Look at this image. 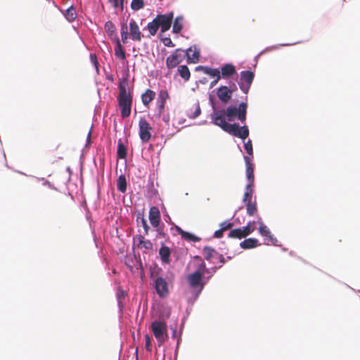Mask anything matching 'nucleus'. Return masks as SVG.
Returning <instances> with one entry per match:
<instances>
[{"label":"nucleus","instance_id":"nucleus-1","mask_svg":"<svg viewBox=\"0 0 360 360\" xmlns=\"http://www.w3.org/2000/svg\"><path fill=\"white\" fill-rule=\"evenodd\" d=\"M247 108V103L242 102L238 108L230 105L226 111L224 110L216 111L212 115V122L224 131L245 140L249 136L248 127L246 125L240 127L236 123L229 124L226 121L225 116L227 117L229 121H232L237 117L242 123H244L246 120Z\"/></svg>","mask_w":360,"mask_h":360},{"label":"nucleus","instance_id":"nucleus-2","mask_svg":"<svg viewBox=\"0 0 360 360\" xmlns=\"http://www.w3.org/2000/svg\"><path fill=\"white\" fill-rule=\"evenodd\" d=\"M119 95L117 96L118 105L121 108V116L127 118L130 116L132 105V96L127 91L124 85L120 84Z\"/></svg>","mask_w":360,"mask_h":360},{"label":"nucleus","instance_id":"nucleus-3","mask_svg":"<svg viewBox=\"0 0 360 360\" xmlns=\"http://www.w3.org/2000/svg\"><path fill=\"white\" fill-rule=\"evenodd\" d=\"M150 329L156 338L159 346L167 341V326L165 321H154L151 323Z\"/></svg>","mask_w":360,"mask_h":360},{"label":"nucleus","instance_id":"nucleus-4","mask_svg":"<svg viewBox=\"0 0 360 360\" xmlns=\"http://www.w3.org/2000/svg\"><path fill=\"white\" fill-rule=\"evenodd\" d=\"M169 98V93L167 90L162 89L159 91L158 96L156 101V110L155 117L156 119H160L165 111L166 101Z\"/></svg>","mask_w":360,"mask_h":360},{"label":"nucleus","instance_id":"nucleus-5","mask_svg":"<svg viewBox=\"0 0 360 360\" xmlns=\"http://www.w3.org/2000/svg\"><path fill=\"white\" fill-rule=\"evenodd\" d=\"M255 75L252 71L246 70L240 72V79L238 83L241 91L247 94L254 79Z\"/></svg>","mask_w":360,"mask_h":360},{"label":"nucleus","instance_id":"nucleus-6","mask_svg":"<svg viewBox=\"0 0 360 360\" xmlns=\"http://www.w3.org/2000/svg\"><path fill=\"white\" fill-rule=\"evenodd\" d=\"M139 136L141 140L147 143L151 139L152 127L145 118H141L139 122Z\"/></svg>","mask_w":360,"mask_h":360},{"label":"nucleus","instance_id":"nucleus-7","mask_svg":"<svg viewBox=\"0 0 360 360\" xmlns=\"http://www.w3.org/2000/svg\"><path fill=\"white\" fill-rule=\"evenodd\" d=\"M237 87L234 83L230 85L229 88L226 86H221L217 89V94L219 99L221 102L227 103L231 100L233 91H235Z\"/></svg>","mask_w":360,"mask_h":360},{"label":"nucleus","instance_id":"nucleus-8","mask_svg":"<svg viewBox=\"0 0 360 360\" xmlns=\"http://www.w3.org/2000/svg\"><path fill=\"white\" fill-rule=\"evenodd\" d=\"M174 18L173 12H170L167 14L158 15L155 18L161 31L165 32L169 30Z\"/></svg>","mask_w":360,"mask_h":360},{"label":"nucleus","instance_id":"nucleus-9","mask_svg":"<svg viewBox=\"0 0 360 360\" xmlns=\"http://www.w3.org/2000/svg\"><path fill=\"white\" fill-rule=\"evenodd\" d=\"M155 288L158 295L165 297L169 294L168 283L162 277H158L155 281Z\"/></svg>","mask_w":360,"mask_h":360},{"label":"nucleus","instance_id":"nucleus-10","mask_svg":"<svg viewBox=\"0 0 360 360\" xmlns=\"http://www.w3.org/2000/svg\"><path fill=\"white\" fill-rule=\"evenodd\" d=\"M183 51L179 49H176L172 55L167 58L166 65L168 68H174L181 62L183 56L181 53Z\"/></svg>","mask_w":360,"mask_h":360},{"label":"nucleus","instance_id":"nucleus-11","mask_svg":"<svg viewBox=\"0 0 360 360\" xmlns=\"http://www.w3.org/2000/svg\"><path fill=\"white\" fill-rule=\"evenodd\" d=\"M203 275L200 271H195L193 274L188 276V282L191 287L195 288L200 286V290L203 288L204 284L202 283V278Z\"/></svg>","mask_w":360,"mask_h":360},{"label":"nucleus","instance_id":"nucleus-12","mask_svg":"<svg viewBox=\"0 0 360 360\" xmlns=\"http://www.w3.org/2000/svg\"><path fill=\"white\" fill-rule=\"evenodd\" d=\"M129 34L132 40L140 41L142 39L139 27L134 19H131L129 22Z\"/></svg>","mask_w":360,"mask_h":360},{"label":"nucleus","instance_id":"nucleus-13","mask_svg":"<svg viewBox=\"0 0 360 360\" xmlns=\"http://www.w3.org/2000/svg\"><path fill=\"white\" fill-rule=\"evenodd\" d=\"M244 160L246 165V176L248 179V184L254 185V168L253 165L251 162V160L248 156L244 157Z\"/></svg>","mask_w":360,"mask_h":360},{"label":"nucleus","instance_id":"nucleus-14","mask_svg":"<svg viewBox=\"0 0 360 360\" xmlns=\"http://www.w3.org/2000/svg\"><path fill=\"white\" fill-rule=\"evenodd\" d=\"M149 220L153 227H158L160 221V213L159 209L153 206L149 211Z\"/></svg>","mask_w":360,"mask_h":360},{"label":"nucleus","instance_id":"nucleus-15","mask_svg":"<svg viewBox=\"0 0 360 360\" xmlns=\"http://www.w3.org/2000/svg\"><path fill=\"white\" fill-rule=\"evenodd\" d=\"M236 74V70L232 64H225L221 67L220 75L221 77L227 79Z\"/></svg>","mask_w":360,"mask_h":360},{"label":"nucleus","instance_id":"nucleus-16","mask_svg":"<svg viewBox=\"0 0 360 360\" xmlns=\"http://www.w3.org/2000/svg\"><path fill=\"white\" fill-rule=\"evenodd\" d=\"M176 230L179 234H180L182 238L185 239L187 241L190 242H199L200 240V238L189 233L184 231L179 226H176Z\"/></svg>","mask_w":360,"mask_h":360},{"label":"nucleus","instance_id":"nucleus-17","mask_svg":"<svg viewBox=\"0 0 360 360\" xmlns=\"http://www.w3.org/2000/svg\"><path fill=\"white\" fill-rule=\"evenodd\" d=\"M136 238L139 241V243L137 244L138 248L144 249L146 251L153 249V243L149 240L145 239L143 236L138 235L136 236Z\"/></svg>","mask_w":360,"mask_h":360},{"label":"nucleus","instance_id":"nucleus-18","mask_svg":"<svg viewBox=\"0 0 360 360\" xmlns=\"http://www.w3.org/2000/svg\"><path fill=\"white\" fill-rule=\"evenodd\" d=\"M159 255L162 262L165 264L170 263V249L167 246H162L159 250Z\"/></svg>","mask_w":360,"mask_h":360},{"label":"nucleus","instance_id":"nucleus-19","mask_svg":"<svg viewBox=\"0 0 360 360\" xmlns=\"http://www.w3.org/2000/svg\"><path fill=\"white\" fill-rule=\"evenodd\" d=\"M155 92L151 89H147L141 96L142 103L145 106H148L149 103L155 98Z\"/></svg>","mask_w":360,"mask_h":360},{"label":"nucleus","instance_id":"nucleus-20","mask_svg":"<svg viewBox=\"0 0 360 360\" xmlns=\"http://www.w3.org/2000/svg\"><path fill=\"white\" fill-rule=\"evenodd\" d=\"M259 232L262 236L267 238H269V241H273L274 238H273V236L271 233V231L262 222L259 221Z\"/></svg>","mask_w":360,"mask_h":360},{"label":"nucleus","instance_id":"nucleus-21","mask_svg":"<svg viewBox=\"0 0 360 360\" xmlns=\"http://www.w3.org/2000/svg\"><path fill=\"white\" fill-rule=\"evenodd\" d=\"M258 245V240L255 238H248L242 241L240 246L243 249H250L256 248Z\"/></svg>","mask_w":360,"mask_h":360},{"label":"nucleus","instance_id":"nucleus-22","mask_svg":"<svg viewBox=\"0 0 360 360\" xmlns=\"http://www.w3.org/2000/svg\"><path fill=\"white\" fill-rule=\"evenodd\" d=\"M186 56L188 63H195L198 61L199 53L196 51H193L191 48L187 49Z\"/></svg>","mask_w":360,"mask_h":360},{"label":"nucleus","instance_id":"nucleus-23","mask_svg":"<svg viewBox=\"0 0 360 360\" xmlns=\"http://www.w3.org/2000/svg\"><path fill=\"white\" fill-rule=\"evenodd\" d=\"M254 185L247 184L245 187V191L243 195V202L244 203H247L248 202H252V195H253V187Z\"/></svg>","mask_w":360,"mask_h":360},{"label":"nucleus","instance_id":"nucleus-24","mask_svg":"<svg viewBox=\"0 0 360 360\" xmlns=\"http://www.w3.org/2000/svg\"><path fill=\"white\" fill-rule=\"evenodd\" d=\"M64 15L69 22L74 21L77 18V13L75 7L71 6L64 13Z\"/></svg>","mask_w":360,"mask_h":360},{"label":"nucleus","instance_id":"nucleus-25","mask_svg":"<svg viewBox=\"0 0 360 360\" xmlns=\"http://www.w3.org/2000/svg\"><path fill=\"white\" fill-rule=\"evenodd\" d=\"M117 190L122 193H125L127 191V180L124 175L122 174L118 177L117 181Z\"/></svg>","mask_w":360,"mask_h":360},{"label":"nucleus","instance_id":"nucleus-26","mask_svg":"<svg viewBox=\"0 0 360 360\" xmlns=\"http://www.w3.org/2000/svg\"><path fill=\"white\" fill-rule=\"evenodd\" d=\"M116 44H116V47L115 49V55L117 58H120L122 60L125 59V58H126L125 52H124V49H123V48H122V45L120 44V41L119 39H116Z\"/></svg>","mask_w":360,"mask_h":360},{"label":"nucleus","instance_id":"nucleus-27","mask_svg":"<svg viewBox=\"0 0 360 360\" xmlns=\"http://www.w3.org/2000/svg\"><path fill=\"white\" fill-rule=\"evenodd\" d=\"M179 75L186 81L190 79L191 73L188 68L186 65H180L178 68Z\"/></svg>","mask_w":360,"mask_h":360},{"label":"nucleus","instance_id":"nucleus-28","mask_svg":"<svg viewBox=\"0 0 360 360\" xmlns=\"http://www.w3.org/2000/svg\"><path fill=\"white\" fill-rule=\"evenodd\" d=\"M117 154L120 159H124L127 157V148L121 140L118 141Z\"/></svg>","mask_w":360,"mask_h":360},{"label":"nucleus","instance_id":"nucleus-29","mask_svg":"<svg viewBox=\"0 0 360 360\" xmlns=\"http://www.w3.org/2000/svg\"><path fill=\"white\" fill-rule=\"evenodd\" d=\"M202 252L205 259L207 261H211L214 254L218 255L215 250L210 246L204 247Z\"/></svg>","mask_w":360,"mask_h":360},{"label":"nucleus","instance_id":"nucleus-30","mask_svg":"<svg viewBox=\"0 0 360 360\" xmlns=\"http://www.w3.org/2000/svg\"><path fill=\"white\" fill-rule=\"evenodd\" d=\"M247 210V214L250 216H253L257 212V202L256 201L248 202L245 203Z\"/></svg>","mask_w":360,"mask_h":360},{"label":"nucleus","instance_id":"nucleus-31","mask_svg":"<svg viewBox=\"0 0 360 360\" xmlns=\"http://www.w3.org/2000/svg\"><path fill=\"white\" fill-rule=\"evenodd\" d=\"M183 18L181 16L176 17L173 24V32L174 33H179L183 28L182 25Z\"/></svg>","mask_w":360,"mask_h":360},{"label":"nucleus","instance_id":"nucleus-32","mask_svg":"<svg viewBox=\"0 0 360 360\" xmlns=\"http://www.w3.org/2000/svg\"><path fill=\"white\" fill-rule=\"evenodd\" d=\"M205 69V74L208 75L214 78H217V79H221L220 71L218 69H214L209 67H207V68Z\"/></svg>","mask_w":360,"mask_h":360},{"label":"nucleus","instance_id":"nucleus-33","mask_svg":"<svg viewBox=\"0 0 360 360\" xmlns=\"http://www.w3.org/2000/svg\"><path fill=\"white\" fill-rule=\"evenodd\" d=\"M147 27L150 34L151 35H155L157 33L160 26L156 19L155 18L152 22L148 24Z\"/></svg>","mask_w":360,"mask_h":360},{"label":"nucleus","instance_id":"nucleus-34","mask_svg":"<svg viewBox=\"0 0 360 360\" xmlns=\"http://www.w3.org/2000/svg\"><path fill=\"white\" fill-rule=\"evenodd\" d=\"M201 113L200 105L198 103L195 106V110L193 112L192 109H190L187 112V115L191 119H195L198 117Z\"/></svg>","mask_w":360,"mask_h":360},{"label":"nucleus","instance_id":"nucleus-35","mask_svg":"<svg viewBox=\"0 0 360 360\" xmlns=\"http://www.w3.org/2000/svg\"><path fill=\"white\" fill-rule=\"evenodd\" d=\"M229 237L233 238H239L241 239L243 238H245L244 234L243 233L241 228L235 229L231 230L229 233Z\"/></svg>","mask_w":360,"mask_h":360},{"label":"nucleus","instance_id":"nucleus-36","mask_svg":"<svg viewBox=\"0 0 360 360\" xmlns=\"http://www.w3.org/2000/svg\"><path fill=\"white\" fill-rule=\"evenodd\" d=\"M255 221H252V222H248V224L241 228L242 229V231H243V233L244 234V236L246 237L248 236V235H250L251 233H252L255 228L253 226V225L255 224Z\"/></svg>","mask_w":360,"mask_h":360},{"label":"nucleus","instance_id":"nucleus-37","mask_svg":"<svg viewBox=\"0 0 360 360\" xmlns=\"http://www.w3.org/2000/svg\"><path fill=\"white\" fill-rule=\"evenodd\" d=\"M108 2L115 9L120 8L122 11L124 9V0H108Z\"/></svg>","mask_w":360,"mask_h":360},{"label":"nucleus","instance_id":"nucleus-38","mask_svg":"<svg viewBox=\"0 0 360 360\" xmlns=\"http://www.w3.org/2000/svg\"><path fill=\"white\" fill-rule=\"evenodd\" d=\"M143 0H132L131 3V8L134 11H139L143 8Z\"/></svg>","mask_w":360,"mask_h":360},{"label":"nucleus","instance_id":"nucleus-39","mask_svg":"<svg viewBox=\"0 0 360 360\" xmlns=\"http://www.w3.org/2000/svg\"><path fill=\"white\" fill-rule=\"evenodd\" d=\"M105 30L106 32L111 36L115 33L116 28L112 22L108 21L105 23Z\"/></svg>","mask_w":360,"mask_h":360},{"label":"nucleus","instance_id":"nucleus-40","mask_svg":"<svg viewBox=\"0 0 360 360\" xmlns=\"http://www.w3.org/2000/svg\"><path fill=\"white\" fill-rule=\"evenodd\" d=\"M121 37L122 40L124 43L127 41V23H122L121 25Z\"/></svg>","mask_w":360,"mask_h":360},{"label":"nucleus","instance_id":"nucleus-41","mask_svg":"<svg viewBox=\"0 0 360 360\" xmlns=\"http://www.w3.org/2000/svg\"><path fill=\"white\" fill-rule=\"evenodd\" d=\"M244 148H245V150H246V152L248 153V155H252L253 148H252V141L250 140H248L246 143H245Z\"/></svg>","mask_w":360,"mask_h":360},{"label":"nucleus","instance_id":"nucleus-42","mask_svg":"<svg viewBox=\"0 0 360 360\" xmlns=\"http://www.w3.org/2000/svg\"><path fill=\"white\" fill-rule=\"evenodd\" d=\"M233 226V224L231 222H228L226 221H223L220 224V228L224 231H226L227 230L231 229Z\"/></svg>","mask_w":360,"mask_h":360},{"label":"nucleus","instance_id":"nucleus-43","mask_svg":"<svg viewBox=\"0 0 360 360\" xmlns=\"http://www.w3.org/2000/svg\"><path fill=\"white\" fill-rule=\"evenodd\" d=\"M145 341H146V345H145L146 349L148 352H150L151 351V340L148 335H145Z\"/></svg>","mask_w":360,"mask_h":360},{"label":"nucleus","instance_id":"nucleus-44","mask_svg":"<svg viewBox=\"0 0 360 360\" xmlns=\"http://www.w3.org/2000/svg\"><path fill=\"white\" fill-rule=\"evenodd\" d=\"M163 44L167 47H174V44H173L172 39L169 37H165L162 39Z\"/></svg>","mask_w":360,"mask_h":360},{"label":"nucleus","instance_id":"nucleus-45","mask_svg":"<svg viewBox=\"0 0 360 360\" xmlns=\"http://www.w3.org/2000/svg\"><path fill=\"white\" fill-rule=\"evenodd\" d=\"M141 224H142V226H143V228L144 229V234L145 235H148L149 229H150V227L148 225L146 220L144 218H141Z\"/></svg>","mask_w":360,"mask_h":360},{"label":"nucleus","instance_id":"nucleus-46","mask_svg":"<svg viewBox=\"0 0 360 360\" xmlns=\"http://www.w3.org/2000/svg\"><path fill=\"white\" fill-rule=\"evenodd\" d=\"M206 269L205 263L203 261H201V263L199 264L198 269L195 271H200L201 274H204Z\"/></svg>","mask_w":360,"mask_h":360},{"label":"nucleus","instance_id":"nucleus-47","mask_svg":"<svg viewBox=\"0 0 360 360\" xmlns=\"http://www.w3.org/2000/svg\"><path fill=\"white\" fill-rule=\"evenodd\" d=\"M224 231L220 228V229L217 230L214 233V237L216 238H221L223 237Z\"/></svg>","mask_w":360,"mask_h":360},{"label":"nucleus","instance_id":"nucleus-48","mask_svg":"<svg viewBox=\"0 0 360 360\" xmlns=\"http://www.w3.org/2000/svg\"><path fill=\"white\" fill-rule=\"evenodd\" d=\"M205 68H207V66L199 65L195 68V70L196 71H202L205 73Z\"/></svg>","mask_w":360,"mask_h":360},{"label":"nucleus","instance_id":"nucleus-49","mask_svg":"<svg viewBox=\"0 0 360 360\" xmlns=\"http://www.w3.org/2000/svg\"><path fill=\"white\" fill-rule=\"evenodd\" d=\"M219 80L220 79H217V78H215L213 81L211 82L210 87L213 88L214 86H215Z\"/></svg>","mask_w":360,"mask_h":360},{"label":"nucleus","instance_id":"nucleus-50","mask_svg":"<svg viewBox=\"0 0 360 360\" xmlns=\"http://www.w3.org/2000/svg\"><path fill=\"white\" fill-rule=\"evenodd\" d=\"M218 257L221 264H224L225 262L224 257L222 255H218Z\"/></svg>","mask_w":360,"mask_h":360},{"label":"nucleus","instance_id":"nucleus-51","mask_svg":"<svg viewBox=\"0 0 360 360\" xmlns=\"http://www.w3.org/2000/svg\"><path fill=\"white\" fill-rule=\"evenodd\" d=\"M162 120L165 122H169V117H165L164 116L162 117Z\"/></svg>","mask_w":360,"mask_h":360},{"label":"nucleus","instance_id":"nucleus-52","mask_svg":"<svg viewBox=\"0 0 360 360\" xmlns=\"http://www.w3.org/2000/svg\"><path fill=\"white\" fill-rule=\"evenodd\" d=\"M121 295L123 297L124 296V292L123 290H121L119 293V296H121Z\"/></svg>","mask_w":360,"mask_h":360},{"label":"nucleus","instance_id":"nucleus-53","mask_svg":"<svg viewBox=\"0 0 360 360\" xmlns=\"http://www.w3.org/2000/svg\"><path fill=\"white\" fill-rule=\"evenodd\" d=\"M44 186H49V187H51V185H50V184H49V182H46V183H44Z\"/></svg>","mask_w":360,"mask_h":360}]
</instances>
